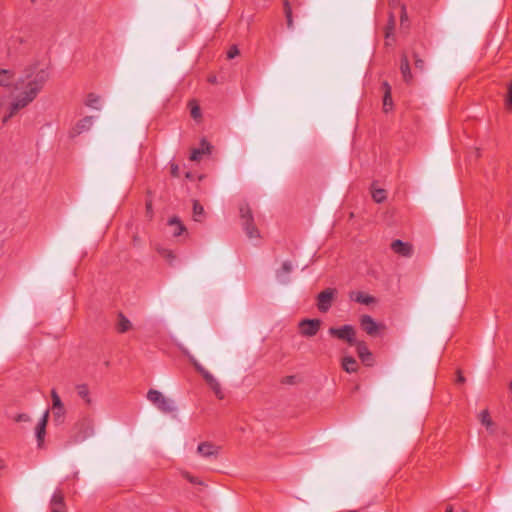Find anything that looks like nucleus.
<instances>
[{
	"label": "nucleus",
	"instance_id": "6",
	"mask_svg": "<svg viewBox=\"0 0 512 512\" xmlns=\"http://www.w3.org/2000/svg\"><path fill=\"white\" fill-rule=\"evenodd\" d=\"M359 324L361 329L371 337L378 336L380 331L385 329L383 324L376 322L370 315L367 314L360 316Z\"/></svg>",
	"mask_w": 512,
	"mask_h": 512
},
{
	"label": "nucleus",
	"instance_id": "27",
	"mask_svg": "<svg viewBox=\"0 0 512 512\" xmlns=\"http://www.w3.org/2000/svg\"><path fill=\"white\" fill-rule=\"evenodd\" d=\"M86 106L94 109H100V97L94 93H90L85 101Z\"/></svg>",
	"mask_w": 512,
	"mask_h": 512
},
{
	"label": "nucleus",
	"instance_id": "23",
	"mask_svg": "<svg viewBox=\"0 0 512 512\" xmlns=\"http://www.w3.org/2000/svg\"><path fill=\"white\" fill-rule=\"evenodd\" d=\"M158 254L164 258L170 265H172L176 261L175 253L166 247L158 246L156 248Z\"/></svg>",
	"mask_w": 512,
	"mask_h": 512
},
{
	"label": "nucleus",
	"instance_id": "15",
	"mask_svg": "<svg viewBox=\"0 0 512 512\" xmlns=\"http://www.w3.org/2000/svg\"><path fill=\"white\" fill-rule=\"evenodd\" d=\"M220 448L209 442H203L198 445L197 452L204 458H211L219 453Z\"/></svg>",
	"mask_w": 512,
	"mask_h": 512
},
{
	"label": "nucleus",
	"instance_id": "45",
	"mask_svg": "<svg viewBox=\"0 0 512 512\" xmlns=\"http://www.w3.org/2000/svg\"><path fill=\"white\" fill-rule=\"evenodd\" d=\"M4 466L2 464V462L0 461V469H2Z\"/></svg>",
	"mask_w": 512,
	"mask_h": 512
},
{
	"label": "nucleus",
	"instance_id": "34",
	"mask_svg": "<svg viewBox=\"0 0 512 512\" xmlns=\"http://www.w3.org/2000/svg\"><path fill=\"white\" fill-rule=\"evenodd\" d=\"M182 476L188 480L190 483L192 484H196V485H202V481L200 479H198L197 477H194L192 476L190 473L188 472H183L182 473Z\"/></svg>",
	"mask_w": 512,
	"mask_h": 512
},
{
	"label": "nucleus",
	"instance_id": "8",
	"mask_svg": "<svg viewBox=\"0 0 512 512\" xmlns=\"http://www.w3.org/2000/svg\"><path fill=\"white\" fill-rule=\"evenodd\" d=\"M322 325V321L320 319H302L298 323L299 333L304 337H313L315 336Z\"/></svg>",
	"mask_w": 512,
	"mask_h": 512
},
{
	"label": "nucleus",
	"instance_id": "1",
	"mask_svg": "<svg viewBox=\"0 0 512 512\" xmlns=\"http://www.w3.org/2000/svg\"><path fill=\"white\" fill-rule=\"evenodd\" d=\"M48 79V65L39 60L27 64L16 79L12 70L0 68V86L9 88L13 85L17 92L10 103L8 113L2 119V123H7L19 110L32 103L42 91Z\"/></svg>",
	"mask_w": 512,
	"mask_h": 512
},
{
	"label": "nucleus",
	"instance_id": "43",
	"mask_svg": "<svg viewBox=\"0 0 512 512\" xmlns=\"http://www.w3.org/2000/svg\"><path fill=\"white\" fill-rule=\"evenodd\" d=\"M445 512H453V507L451 505L447 506Z\"/></svg>",
	"mask_w": 512,
	"mask_h": 512
},
{
	"label": "nucleus",
	"instance_id": "42",
	"mask_svg": "<svg viewBox=\"0 0 512 512\" xmlns=\"http://www.w3.org/2000/svg\"><path fill=\"white\" fill-rule=\"evenodd\" d=\"M208 80L211 83H215L216 82V76H210Z\"/></svg>",
	"mask_w": 512,
	"mask_h": 512
},
{
	"label": "nucleus",
	"instance_id": "38",
	"mask_svg": "<svg viewBox=\"0 0 512 512\" xmlns=\"http://www.w3.org/2000/svg\"><path fill=\"white\" fill-rule=\"evenodd\" d=\"M465 382V378L461 372V370H457V378H456V383L457 384H463Z\"/></svg>",
	"mask_w": 512,
	"mask_h": 512
},
{
	"label": "nucleus",
	"instance_id": "11",
	"mask_svg": "<svg viewBox=\"0 0 512 512\" xmlns=\"http://www.w3.org/2000/svg\"><path fill=\"white\" fill-rule=\"evenodd\" d=\"M49 418V411L46 410L41 419L39 420L36 428H35V436L37 439V446L38 448H42L44 445V438L46 435V426Z\"/></svg>",
	"mask_w": 512,
	"mask_h": 512
},
{
	"label": "nucleus",
	"instance_id": "3",
	"mask_svg": "<svg viewBox=\"0 0 512 512\" xmlns=\"http://www.w3.org/2000/svg\"><path fill=\"white\" fill-rule=\"evenodd\" d=\"M147 399L163 413H172L176 410L174 401L158 390L150 389L147 392Z\"/></svg>",
	"mask_w": 512,
	"mask_h": 512
},
{
	"label": "nucleus",
	"instance_id": "35",
	"mask_svg": "<svg viewBox=\"0 0 512 512\" xmlns=\"http://www.w3.org/2000/svg\"><path fill=\"white\" fill-rule=\"evenodd\" d=\"M239 49L236 45H232L229 50L226 52V58L227 59H233L235 58L236 56L239 55Z\"/></svg>",
	"mask_w": 512,
	"mask_h": 512
},
{
	"label": "nucleus",
	"instance_id": "40",
	"mask_svg": "<svg viewBox=\"0 0 512 512\" xmlns=\"http://www.w3.org/2000/svg\"><path fill=\"white\" fill-rule=\"evenodd\" d=\"M294 376L286 377V383H293Z\"/></svg>",
	"mask_w": 512,
	"mask_h": 512
},
{
	"label": "nucleus",
	"instance_id": "39",
	"mask_svg": "<svg viewBox=\"0 0 512 512\" xmlns=\"http://www.w3.org/2000/svg\"><path fill=\"white\" fill-rule=\"evenodd\" d=\"M171 168H172V174L176 176L177 173H178V166L177 165H172Z\"/></svg>",
	"mask_w": 512,
	"mask_h": 512
},
{
	"label": "nucleus",
	"instance_id": "5",
	"mask_svg": "<svg viewBox=\"0 0 512 512\" xmlns=\"http://www.w3.org/2000/svg\"><path fill=\"white\" fill-rule=\"evenodd\" d=\"M337 290L335 288H326L321 291L316 299V306L318 310L322 313H326L330 310L334 299L336 298Z\"/></svg>",
	"mask_w": 512,
	"mask_h": 512
},
{
	"label": "nucleus",
	"instance_id": "17",
	"mask_svg": "<svg viewBox=\"0 0 512 512\" xmlns=\"http://www.w3.org/2000/svg\"><path fill=\"white\" fill-rule=\"evenodd\" d=\"M293 266L290 261H284L280 269L276 271V277L282 284L289 282V274L292 272Z\"/></svg>",
	"mask_w": 512,
	"mask_h": 512
},
{
	"label": "nucleus",
	"instance_id": "2",
	"mask_svg": "<svg viewBox=\"0 0 512 512\" xmlns=\"http://www.w3.org/2000/svg\"><path fill=\"white\" fill-rule=\"evenodd\" d=\"M239 215L241 226L248 238H260V232L254 223V217L251 208L247 203L239 205Z\"/></svg>",
	"mask_w": 512,
	"mask_h": 512
},
{
	"label": "nucleus",
	"instance_id": "37",
	"mask_svg": "<svg viewBox=\"0 0 512 512\" xmlns=\"http://www.w3.org/2000/svg\"><path fill=\"white\" fill-rule=\"evenodd\" d=\"M15 420L17 422H28L30 420V417L28 414L21 413L16 416Z\"/></svg>",
	"mask_w": 512,
	"mask_h": 512
},
{
	"label": "nucleus",
	"instance_id": "25",
	"mask_svg": "<svg viewBox=\"0 0 512 512\" xmlns=\"http://www.w3.org/2000/svg\"><path fill=\"white\" fill-rule=\"evenodd\" d=\"M479 420H480L481 424L484 425L488 431H490L491 433L494 432V430H493L494 423H493V421L490 417V413L487 409L483 410L479 414Z\"/></svg>",
	"mask_w": 512,
	"mask_h": 512
},
{
	"label": "nucleus",
	"instance_id": "12",
	"mask_svg": "<svg viewBox=\"0 0 512 512\" xmlns=\"http://www.w3.org/2000/svg\"><path fill=\"white\" fill-rule=\"evenodd\" d=\"M391 249L398 255L403 257H410L413 253V247L408 242H403L399 239L391 243Z\"/></svg>",
	"mask_w": 512,
	"mask_h": 512
},
{
	"label": "nucleus",
	"instance_id": "44",
	"mask_svg": "<svg viewBox=\"0 0 512 512\" xmlns=\"http://www.w3.org/2000/svg\"><path fill=\"white\" fill-rule=\"evenodd\" d=\"M509 389H510V391H511V393H512V381H511V382H510V384H509Z\"/></svg>",
	"mask_w": 512,
	"mask_h": 512
},
{
	"label": "nucleus",
	"instance_id": "29",
	"mask_svg": "<svg viewBox=\"0 0 512 512\" xmlns=\"http://www.w3.org/2000/svg\"><path fill=\"white\" fill-rule=\"evenodd\" d=\"M131 326V322L126 318L124 317L122 314L119 315V319H118V324H117V329L119 332H126L127 330H129Z\"/></svg>",
	"mask_w": 512,
	"mask_h": 512
},
{
	"label": "nucleus",
	"instance_id": "41",
	"mask_svg": "<svg viewBox=\"0 0 512 512\" xmlns=\"http://www.w3.org/2000/svg\"><path fill=\"white\" fill-rule=\"evenodd\" d=\"M146 208H147V213H151L152 212V205H151V203H147Z\"/></svg>",
	"mask_w": 512,
	"mask_h": 512
},
{
	"label": "nucleus",
	"instance_id": "26",
	"mask_svg": "<svg viewBox=\"0 0 512 512\" xmlns=\"http://www.w3.org/2000/svg\"><path fill=\"white\" fill-rule=\"evenodd\" d=\"M189 108H190V114H191V117L198 121L201 119V109H200V106L197 104V102L195 100H191L189 101Z\"/></svg>",
	"mask_w": 512,
	"mask_h": 512
},
{
	"label": "nucleus",
	"instance_id": "19",
	"mask_svg": "<svg viewBox=\"0 0 512 512\" xmlns=\"http://www.w3.org/2000/svg\"><path fill=\"white\" fill-rule=\"evenodd\" d=\"M168 225L171 228L172 235L175 237L180 236L186 230L185 226L176 216L168 220Z\"/></svg>",
	"mask_w": 512,
	"mask_h": 512
},
{
	"label": "nucleus",
	"instance_id": "20",
	"mask_svg": "<svg viewBox=\"0 0 512 512\" xmlns=\"http://www.w3.org/2000/svg\"><path fill=\"white\" fill-rule=\"evenodd\" d=\"M358 363L352 356H344L342 358V368L347 373H355L358 370Z\"/></svg>",
	"mask_w": 512,
	"mask_h": 512
},
{
	"label": "nucleus",
	"instance_id": "30",
	"mask_svg": "<svg viewBox=\"0 0 512 512\" xmlns=\"http://www.w3.org/2000/svg\"><path fill=\"white\" fill-rule=\"evenodd\" d=\"M92 435V428L87 425L82 434H76L73 437V443H79Z\"/></svg>",
	"mask_w": 512,
	"mask_h": 512
},
{
	"label": "nucleus",
	"instance_id": "46",
	"mask_svg": "<svg viewBox=\"0 0 512 512\" xmlns=\"http://www.w3.org/2000/svg\"><path fill=\"white\" fill-rule=\"evenodd\" d=\"M32 3L36 2V0H31Z\"/></svg>",
	"mask_w": 512,
	"mask_h": 512
},
{
	"label": "nucleus",
	"instance_id": "36",
	"mask_svg": "<svg viewBox=\"0 0 512 512\" xmlns=\"http://www.w3.org/2000/svg\"><path fill=\"white\" fill-rule=\"evenodd\" d=\"M408 21V16L406 12L405 6H402L401 8V15H400V23L403 26Z\"/></svg>",
	"mask_w": 512,
	"mask_h": 512
},
{
	"label": "nucleus",
	"instance_id": "33",
	"mask_svg": "<svg viewBox=\"0 0 512 512\" xmlns=\"http://www.w3.org/2000/svg\"><path fill=\"white\" fill-rule=\"evenodd\" d=\"M413 57L415 69L423 72L425 70V61L421 59L416 53L413 54Z\"/></svg>",
	"mask_w": 512,
	"mask_h": 512
},
{
	"label": "nucleus",
	"instance_id": "32",
	"mask_svg": "<svg viewBox=\"0 0 512 512\" xmlns=\"http://www.w3.org/2000/svg\"><path fill=\"white\" fill-rule=\"evenodd\" d=\"M372 198L377 203H382L386 199V191L384 189H375L372 192Z\"/></svg>",
	"mask_w": 512,
	"mask_h": 512
},
{
	"label": "nucleus",
	"instance_id": "21",
	"mask_svg": "<svg viewBox=\"0 0 512 512\" xmlns=\"http://www.w3.org/2000/svg\"><path fill=\"white\" fill-rule=\"evenodd\" d=\"M384 88V96H383V109L385 112H388L392 109L393 101L391 96V86L388 82L383 83Z\"/></svg>",
	"mask_w": 512,
	"mask_h": 512
},
{
	"label": "nucleus",
	"instance_id": "7",
	"mask_svg": "<svg viewBox=\"0 0 512 512\" xmlns=\"http://www.w3.org/2000/svg\"><path fill=\"white\" fill-rule=\"evenodd\" d=\"M190 360L193 362L195 368L197 369V371H199L203 378L205 379L206 383L209 385V387L214 391L215 395L219 398V399H223L224 398V394L221 390V385L220 383L216 380V378L210 373L208 372L207 370H205L200 364H198L193 357H190Z\"/></svg>",
	"mask_w": 512,
	"mask_h": 512
},
{
	"label": "nucleus",
	"instance_id": "31",
	"mask_svg": "<svg viewBox=\"0 0 512 512\" xmlns=\"http://www.w3.org/2000/svg\"><path fill=\"white\" fill-rule=\"evenodd\" d=\"M77 394L79 397H81L83 400H85L86 403H90L89 389L85 384H81V385L77 386Z\"/></svg>",
	"mask_w": 512,
	"mask_h": 512
},
{
	"label": "nucleus",
	"instance_id": "28",
	"mask_svg": "<svg viewBox=\"0 0 512 512\" xmlns=\"http://www.w3.org/2000/svg\"><path fill=\"white\" fill-rule=\"evenodd\" d=\"M203 214H204L203 206L199 202L194 201V203H193V218H194V220L197 222L201 221Z\"/></svg>",
	"mask_w": 512,
	"mask_h": 512
},
{
	"label": "nucleus",
	"instance_id": "14",
	"mask_svg": "<svg viewBox=\"0 0 512 512\" xmlns=\"http://www.w3.org/2000/svg\"><path fill=\"white\" fill-rule=\"evenodd\" d=\"M400 71L402 74L403 81L406 84H411L413 82V75L411 73L409 60L406 54H403L401 56Z\"/></svg>",
	"mask_w": 512,
	"mask_h": 512
},
{
	"label": "nucleus",
	"instance_id": "47",
	"mask_svg": "<svg viewBox=\"0 0 512 512\" xmlns=\"http://www.w3.org/2000/svg\"><path fill=\"white\" fill-rule=\"evenodd\" d=\"M462 512H469V511H467V510H463Z\"/></svg>",
	"mask_w": 512,
	"mask_h": 512
},
{
	"label": "nucleus",
	"instance_id": "24",
	"mask_svg": "<svg viewBox=\"0 0 512 512\" xmlns=\"http://www.w3.org/2000/svg\"><path fill=\"white\" fill-rule=\"evenodd\" d=\"M283 10H284L286 24H287L288 29H293L294 23H293L292 7L288 0H283Z\"/></svg>",
	"mask_w": 512,
	"mask_h": 512
},
{
	"label": "nucleus",
	"instance_id": "4",
	"mask_svg": "<svg viewBox=\"0 0 512 512\" xmlns=\"http://www.w3.org/2000/svg\"><path fill=\"white\" fill-rule=\"evenodd\" d=\"M332 337L347 342L353 346L358 340L356 339V330L352 325L346 324L341 327H331L328 330Z\"/></svg>",
	"mask_w": 512,
	"mask_h": 512
},
{
	"label": "nucleus",
	"instance_id": "13",
	"mask_svg": "<svg viewBox=\"0 0 512 512\" xmlns=\"http://www.w3.org/2000/svg\"><path fill=\"white\" fill-rule=\"evenodd\" d=\"M50 509L52 512H66V505L64 502V495L60 489H57L50 501Z\"/></svg>",
	"mask_w": 512,
	"mask_h": 512
},
{
	"label": "nucleus",
	"instance_id": "9",
	"mask_svg": "<svg viewBox=\"0 0 512 512\" xmlns=\"http://www.w3.org/2000/svg\"><path fill=\"white\" fill-rule=\"evenodd\" d=\"M51 398H52V413L54 417V421L57 424H61L64 421L65 417V408L64 405L60 399V396L56 392L55 389L51 391Z\"/></svg>",
	"mask_w": 512,
	"mask_h": 512
},
{
	"label": "nucleus",
	"instance_id": "16",
	"mask_svg": "<svg viewBox=\"0 0 512 512\" xmlns=\"http://www.w3.org/2000/svg\"><path fill=\"white\" fill-rule=\"evenodd\" d=\"M211 146L206 140H202L200 147L193 148L190 155L191 161H200L202 157L210 153Z\"/></svg>",
	"mask_w": 512,
	"mask_h": 512
},
{
	"label": "nucleus",
	"instance_id": "10",
	"mask_svg": "<svg viewBox=\"0 0 512 512\" xmlns=\"http://www.w3.org/2000/svg\"><path fill=\"white\" fill-rule=\"evenodd\" d=\"M353 346L356 347L357 355L365 366L371 367L374 365L373 354L365 341H357Z\"/></svg>",
	"mask_w": 512,
	"mask_h": 512
},
{
	"label": "nucleus",
	"instance_id": "22",
	"mask_svg": "<svg viewBox=\"0 0 512 512\" xmlns=\"http://www.w3.org/2000/svg\"><path fill=\"white\" fill-rule=\"evenodd\" d=\"M351 299L357 303L370 305L375 302V298L371 295L365 294L363 292H353L350 295Z\"/></svg>",
	"mask_w": 512,
	"mask_h": 512
},
{
	"label": "nucleus",
	"instance_id": "18",
	"mask_svg": "<svg viewBox=\"0 0 512 512\" xmlns=\"http://www.w3.org/2000/svg\"><path fill=\"white\" fill-rule=\"evenodd\" d=\"M94 118L92 116H86L81 119L76 126L74 127L71 135L74 137L76 135L81 134L82 132L90 130L93 125Z\"/></svg>",
	"mask_w": 512,
	"mask_h": 512
}]
</instances>
